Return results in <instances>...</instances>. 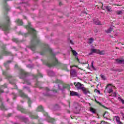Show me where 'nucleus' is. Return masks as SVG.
<instances>
[{"instance_id":"nucleus-12","label":"nucleus","mask_w":124,"mask_h":124,"mask_svg":"<svg viewBox=\"0 0 124 124\" xmlns=\"http://www.w3.org/2000/svg\"><path fill=\"white\" fill-rule=\"evenodd\" d=\"M16 23L18 24V26H22L23 25V21L21 19H17Z\"/></svg>"},{"instance_id":"nucleus-14","label":"nucleus","mask_w":124,"mask_h":124,"mask_svg":"<svg viewBox=\"0 0 124 124\" xmlns=\"http://www.w3.org/2000/svg\"><path fill=\"white\" fill-rule=\"evenodd\" d=\"M117 63H124V60L116 59Z\"/></svg>"},{"instance_id":"nucleus-25","label":"nucleus","mask_w":124,"mask_h":124,"mask_svg":"<svg viewBox=\"0 0 124 124\" xmlns=\"http://www.w3.org/2000/svg\"><path fill=\"white\" fill-rule=\"evenodd\" d=\"M26 75H27V73L25 72H23L21 74V76H24V77H26Z\"/></svg>"},{"instance_id":"nucleus-16","label":"nucleus","mask_w":124,"mask_h":124,"mask_svg":"<svg viewBox=\"0 0 124 124\" xmlns=\"http://www.w3.org/2000/svg\"><path fill=\"white\" fill-rule=\"evenodd\" d=\"M42 111H43V108H42V106H39L37 108V112H41Z\"/></svg>"},{"instance_id":"nucleus-52","label":"nucleus","mask_w":124,"mask_h":124,"mask_svg":"<svg viewBox=\"0 0 124 124\" xmlns=\"http://www.w3.org/2000/svg\"><path fill=\"white\" fill-rule=\"evenodd\" d=\"M0 101H1V99H0Z\"/></svg>"},{"instance_id":"nucleus-23","label":"nucleus","mask_w":124,"mask_h":124,"mask_svg":"<svg viewBox=\"0 0 124 124\" xmlns=\"http://www.w3.org/2000/svg\"><path fill=\"white\" fill-rule=\"evenodd\" d=\"M18 109L19 110V111H21L22 113H25V109L20 108H18Z\"/></svg>"},{"instance_id":"nucleus-33","label":"nucleus","mask_w":124,"mask_h":124,"mask_svg":"<svg viewBox=\"0 0 124 124\" xmlns=\"http://www.w3.org/2000/svg\"><path fill=\"white\" fill-rule=\"evenodd\" d=\"M3 93V90L0 87V93Z\"/></svg>"},{"instance_id":"nucleus-37","label":"nucleus","mask_w":124,"mask_h":124,"mask_svg":"<svg viewBox=\"0 0 124 124\" xmlns=\"http://www.w3.org/2000/svg\"><path fill=\"white\" fill-rule=\"evenodd\" d=\"M66 87H69V85H66L63 86V89H65V88H66Z\"/></svg>"},{"instance_id":"nucleus-38","label":"nucleus","mask_w":124,"mask_h":124,"mask_svg":"<svg viewBox=\"0 0 124 124\" xmlns=\"http://www.w3.org/2000/svg\"><path fill=\"white\" fill-rule=\"evenodd\" d=\"M38 118V116H36L35 117H32V119H37Z\"/></svg>"},{"instance_id":"nucleus-45","label":"nucleus","mask_w":124,"mask_h":124,"mask_svg":"<svg viewBox=\"0 0 124 124\" xmlns=\"http://www.w3.org/2000/svg\"><path fill=\"white\" fill-rule=\"evenodd\" d=\"M110 84H108V85H107V88H108V86H110Z\"/></svg>"},{"instance_id":"nucleus-1","label":"nucleus","mask_w":124,"mask_h":124,"mask_svg":"<svg viewBox=\"0 0 124 124\" xmlns=\"http://www.w3.org/2000/svg\"><path fill=\"white\" fill-rule=\"evenodd\" d=\"M6 20L7 23L6 24H0V28L2 29L3 31H8V30H9V27L10 26V23L9 22V17H7Z\"/></svg>"},{"instance_id":"nucleus-39","label":"nucleus","mask_w":124,"mask_h":124,"mask_svg":"<svg viewBox=\"0 0 124 124\" xmlns=\"http://www.w3.org/2000/svg\"><path fill=\"white\" fill-rule=\"evenodd\" d=\"M105 114H108V112L106 111L105 112V113L104 114V115H105Z\"/></svg>"},{"instance_id":"nucleus-7","label":"nucleus","mask_w":124,"mask_h":124,"mask_svg":"<svg viewBox=\"0 0 124 124\" xmlns=\"http://www.w3.org/2000/svg\"><path fill=\"white\" fill-rule=\"evenodd\" d=\"M82 92L84 94H88V93H90V91L87 88H86L85 87L82 89Z\"/></svg>"},{"instance_id":"nucleus-5","label":"nucleus","mask_w":124,"mask_h":124,"mask_svg":"<svg viewBox=\"0 0 124 124\" xmlns=\"http://www.w3.org/2000/svg\"><path fill=\"white\" fill-rule=\"evenodd\" d=\"M70 74L72 77H77V72H76V70H71Z\"/></svg>"},{"instance_id":"nucleus-47","label":"nucleus","mask_w":124,"mask_h":124,"mask_svg":"<svg viewBox=\"0 0 124 124\" xmlns=\"http://www.w3.org/2000/svg\"><path fill=\"white\" fill-rule=\"evenodd\" d=\"M7 0H5V1H7Z\"/></svg>"},{"instance_id":"nucleus-6","label":"nucleus","mask_w":124,"mask_h":124,"mask_svg":"<svg viewBox=\"0 0 124 124\" xmlns=\"http://www.w3.org/2000/svg\"><path fill=\"white\" fill-rule=\"evenodd\" d=\"M113 121H116L117 123L119 124H123L120 120V117L119 116H114L113 118Z\"/></svg>"},{"instance_id":"nucleus-43","label":"nucleus","mask_w":124,"mask_h":124,"mask_svg":"<svg viewBox=\"0 0 124 124\" xmlns=\"http://www.w3.org/2000/svg\"><path fill=\"white\" fill-rule=\"evenodd\" d=\"M46 91H49V89H48V88H46Z\"/></svg>"},{"instance_id":"nucleus-22","label":"nucleus","mask_w":124,"mask_h":124,"mask_svg":"<svg viewBox=\"0 0 124 124\" xmlns=\"http://www.w3.org/2000/svg\"><path fill=\"white\" fill-rule=\"evenodd\" d=\"M98 54L99 55H104V54H105V51L104 50H102L100 51L99 50Z\"/></svg>"},{"instance_id":"nucleus-8","label":"nucleus","mask_w":124,"mask_h":124,"mask_svg":"<svg viewBox=\"0 0 124 124\" xmlns=\"http://www.w3.org/2000/svg\"><path fill=\"white\" fill-rule=\"evenodd\" d=\"M70 95H71V96H78L79 93L74 91H70Z\"/></svg>"},{"instance_id":"nucleus-46","label":"nucleus","mask_w":124,"mask_h":124,"mask_svg":"<svg viewBox=\"0 0 124 124\" xmlns=\"http://www.w3.org/2000/svg\"><path fill=\"white\" fill-rule=\"evenodd\" d=\"M47 48H49V46H46Z\"/></svg>"},{"instance_id":"nucleus-21","label":"nucleus","mask_w":124,"mask_h":124,"mask_svg":"<svg viewBox=\"0 0 124 124\" xmlns=\"http://www.w3.org/2000/svg\"><path fill=\"white\" fill-rule=\"evenodd\" d=\"M93 38H91L89 39V42L88 43L89 44H92V43H93Z\"/></svg>"},{"instance_id":"nucleus-51","label":"nucleus","mask_w":124,"mask_h":124,"mask_svg":"<svg viewBox=\"0 0 124 124\" xmlns=\"http://www.w3.org/2000/svg\"><path fill=\"white\" fill-rule=\"evenodd\" d=\"M26 121H27V119H25Z\"/></svg>"},{"instance_id":"nucleus-48","label":"nucleus","mask_w":124,"mask_h":124,"mask_svg":"<svg viewBox=\"0 0 124 124\" xmlns=\"http://www.w3.org/2000/svg\"><path fill=\"white\" fill-rule=\"evenodd\" d=\"M68 113H70V111H68Z\"/></svg>"},{"instance_id":"nucleus-28","label":"nucleus","mask_w":124,"mask_h":124,"mask_svg":"<svg viewBox=\"0 0 124 124\" xmlns=\"http://www.w3.org/2000/svg\"><path fill=\"white\" fill-rule=\"evenodd\" d=\"M113 92V89L112 88H110L108 89V93H112Z\"/></svg>"},{"instance_id":"nucleus-26","label":"nucleus","mask_w":124,"mask_h":124,"mask_svg":"<svg viewBox=\"0 0 124 124\" xmlns=\"http://www.w3.org/2000/svg\"><path fill=\"white\" fill-rule=\"evenodd\" d=\"M117 14L118 15H122L123 14V12L122 11H119L117 12Z\"/></svg>"},{"instance_id":"nucleus-18","label":"nucleus","mask_w":124,"mask_h":124,"mask_svg":"<svg viewBox=\"0 0 124 124\" xmlns=\"http://www.w3.org/2000/svg\"><path fill=\"white\" fill-rule=\"evenodd\" d=\"M90 111H91V112L93 113V114H95V113L96 112V110H95V109L93 108H90Z\"/></svg>"},{"instance_id":"nucleus-9","label":"nucleus","mask_w":124,"mask_h":124,"mask_svg":"<svg viewBox=\"0 0 124 124\" xmlns=\"http://www.w3.org/2000/svg\"><path fill=\"white\" fill-rule=\"evenodd\" d=\"M93 53H95V54H98L99 53V49H91V53L89 54V55H92Z\"/></svg>"},{"instance_id":"nucleus-31","label":"nucleus","mask_w":124,"mask_h":124,"mask_svg":"<svg viewBox=\"0 0 124 124\" xmlns=\"http://www.w3.org/2000/svg\"><path fill=\"white\" fill-rule=\"evenodd\" d=\"M112 96L116 97L117 96V93H116V92H114L112 93Z\"/></svg>"},{"instance_id":"nucleus-17","label":"nucleus","mask_w":124,"mask_h":124,"mask_svg":"<svg viewBox=\"0 0 124 124\" xmlns=\"http://www.w3.org/2000/svg\"><path fill=\"white\" fill-rule=\"evenodd\" d=\"M0 108H1V110H3V111H5V110H7V109H6V108H5V107L2 104L0 106Z\"/></svg>"},{"instance_id":"nucleus-40","label":"nucleus","mask_w":124,"mask_h":124,"mask_svg":"<svg viewBox=\"0 0 124 124\" xmlns=\"http://www.w3.org/2000/svg\"><path fill=\"white\" fill-rule=\"evenodd\" d=\"M102 9H103V10H104V9H103V4H102Z\"/></svg>"},{"instance_id":"nucleus-13","label":"nucleus","mask_w":124,"mask_h":124,"mask_svg":"<svg viewBox=\"0 0 124 124\" xmlns=\"http://www.w3.org/2000/svg\"><path fill=\"white\" fill-rule=\"evenodd\" d=\"M106 9H107V11H108V12H112V7H111L110 6H106Z\"/></svg>"},{"instance_id":"nucleus-10","label":"nucleus","mask_w":124,"mask_h":124,"mask_svg":"<svg viewBox=\"0 0 124 124\" xmlns=\"http://www.w3.org/2000/svg\"><path fill=\"white\" fill-rule=\"evenodd\" d=\"M19 94L21 97H24V98H28V96L25 94V93H24L22 91H19Z\"/></svg>"},{"instance_id":"nucleus-11","label":"nucleus","mask_w":124,"mask_h":124,"mask_svg":"<svg viewBox=\"0 0 124 124\" xmlns=\"http://www.w3.org/2000/svg\"><path fill=\"white\" fill-rule=\"evenodd\" d=\"M55 63H53L52 64L48 63L47 64L48 66H49V67H51V66H54V65H56L57 63H58V60L55 59Z\"/></svg>"},{"instance_id":"nucleus-19","label":"nucleus","mask_w":124,"mask_h":124,"mask_svg":"<svg viewBox=\"0 0 124 124\" xmlns=\"http://www.w3.org/2000/svg\"><path fill=\"white\" fill-rule=\"evenodd\" d=\"M72 52L74 56H76L78 55V53H77V52H76V51H75V50H72Z\"/></svg>"},{"instance_id":"nucleus-41","label":"nucleus","mask_w":124,"mask_h":124,"mask_svg":"<svg viewBox=\"0 0 124 124\" xmlns=\"http://www.w3.org/2000/svg\"><path fill=\"white\" fill-rule=\"evenodd\" d=\"M70 43H71V44H73V42H72V41H70Z\"/></svg>"},{"instance_id":"nucleus-44","label":"nucleus","mask_w":124,"mask_h":124,"mask_svg":"<svg viewBox=\"0 0 124 124\" xmlns=\"http://www.w3.org/2000/svg\"><path fill=\"white\" fill-rule=\"evenodd\" d=\"M59 4H60V5H62V2H60L59 3Z\"/></svg>"},{"instance_id":"nucleus-4","label":"nucleus","mask_w":124,"mask_h":124,"mask_svg":"<svg viewBox=\"0 0 124 124\" xmlns=\"http://www.w3.org/2000/svg\"><path fill=\"white\" fill-rule=\"evenodd\" d=\"M73 106L76 111H78V112H80V110H81V106L78 103H74L73 104Z\"/></svg>"},{"instance_id":"nucleus-32","label":"nucleus","mask_w":124,"mask_h":124,"mask_svg":"<svg viewBox=\"0 0 124 124\" xmlns=\"http://www.w3.org/2000/svg\"><path fill=\"white\" fill-rule=\"evenodd\" d=\"M94 92L96 93H100V91H99V90H95Z\"/></svg>"},{"instance_id":"nucleus-20","label":"nucleus","mask_w":124,"mask_h":124,"mask_svg":"<svg viewBox=\"0 0 124 124\" xmlns=\"http://www.w3.org/2000/svg\"><path fill=\"white\" fill-rule=\"evenodd\" d=\"M93 22L94 23V24H95V25H101V23H100V21H99V20H97V21H94L93 20Z\"/></svg>"},{"instance_id":"nucleus-2","label":"nucleus","mask_w":124,"mask_h":124,"mask_svg":"<svg viewBox=\"0 0 124 124\" xmlns=\"http://www.w3.org/2000/svg\"><path fill=\"white\" fill-rule=\"evenodd\" d=\"M26 28L27 30H29L30 33H31L33 35L34 37H35L36 32L35 31L34 29H33V28L31 27V25L30 23H29L28 25L26 26Z\"/></svg>"},{"instance_id":"nucleus-24","label":"nucleus","mask_w":124,"mask_h":124,"mask_svg":"<svg viewBox=\"0 0 124 124\" xmlns=\"http://www.w3.org/2000/svg\"><path fill=\"white\" fill-rule=\"evenodd\" d=\"M118 100H120L121 101V102H122L123 104H124V100L122 99V98L120 97H118Z\"/></svg>"},{"instance_id":"nucleus-29","label":"nucleus","mask_w":124,"mask_h":124,"mask_svg":"<svg viewBox=\"0 0 124 124\" xmlns=\"http://www.w3.org/2000/svg\"><path fill=\"white\" fill-rule=\"evenodd\" d=\"M1 88L5 89V88H7V85L6 84H4V85H2L1 86Z\"/></svg>"},{"instance_id":"nucleus-30","label":"nucleus","mask_w":124,"mask_h":124,"mask_svg":"<svg viewBox=\"0 0 124 124\" xmlns=\"http://www.w3.org/2000/svg\"><path fill=\"white\" fill-rule=\"evenodd\" d=\"M91 65H92V68H93V69H94V66H93V61H92V63H91Z\"/></svg>"},{"instance_id":"nucleus-53","label":"nucleus","mask_w":124,"mask_h":124,"mask_svg":"<svg viewBox=\"0 0 124 124\" xmlns=\"http://www.w3.org/2000/svg\"><path fill=\"white\" fill-rule=\"evenodd\" d=\"M20 78H23L21 77Z\"/></svg>"},{"instance_id":"nucleus-49","label":"nucleus","mask_w":124,"mask_h":124,"mask_svg":"<svg viewBox=\"0 0 124 124\" xmlns=\"http://www.w3.org/2000/svg\"><path fill=\"white\" fill-rule=\"evenodd\" d=\"M11 115V114H9V116H10Z\"/></svg>"},{"instance_id":"nucleus-27","label":"nucleus","mask_w":124,"mask_h":124,"mask_svg":"<svg viewBox=\"0 0 124 124\" xmlns=\"http://www.w3.org/2000/svg\"><path fill=\"white\" fill-rule=\"evenodd\" d=\"M100 77L102 78L103 79V80H106V77H105V76H104V75H100Z\"/></svg>"},{"instance_id":"nucleus-34","label":"nucleus","mask_w":124,"mask_h":124,"mask_svg":"<svg viewBox=\"0 0 124 124\" xmlns=\"http://www.w3.org/2000/svg\"><path fill=\"white\" fill-rule=\"evenodd\" d=\"M121 114L123 119H124V114L123 112H121Z\"/></svg>"},{"instance_id":"nucleus-50","label":"nucleus","mask_w":124,"mask_h":124,"mask_svg":"<svg viewBox=\"0 0 124 124\" xmlns=\"http://www.w3.org/2000/svg\"><path fill=\"white\" fill-rule=\"evenodd\" d=\"M28 100H29V101H30V99L28 98Z\"/></svg>"},{"instance_id":"nucleus-36","label":"nucleus","mask_w":124,"mask_h":124,"mask_svg":"<svg viewBox=\"0 0 124 124\" xmlns=\"http://www.w3.org/2000/svg\"><path fill=\"white\" fill-rule=\"evenodd\" d=\"M95 101L97 103H98V104H100V103L99 102L97 101L96 99L95 100Z\"/></svg>"},{"instance_id":"nucleus-3","label":"nucleus","mask_w":124,"mask_h":124,"mask_svg":"<svg viewBox=\"0 0 124 124\" xmlns=\"http://www.w3.org/2000/svg\"><path fill=\"white\" fill-rule=\"evenodd\" d=\"M74 85H75L78 90H81L82 91L84 88V85L81 84L80 82H78L77 84L76 82H75Z\"/></svg>"},{"instance_id":"nucleus-15","label":"nucleus","mask_w":124,"mask_h":124,"mask_svg":"<svg viewBox=\"0 0 124 124\" xmlns=\"http://www.w3.org/2000/svg\"><path fill=\"white\" fill-rule=\"evenodd\" d=\"M114 29H113V28L110 27L109 29H108V30L106 31V32H107V33H110L111 32V31H112Z\"/></svg>"},{"instance_id":"nucleus-42","label":"nucleus","mask_w":124,"mask_h":124,"mask_svg":"<svg viewBox=\"0 0 124 124\" xmlns=\"http://www.w3.org/2000/svg\"><path fill=\"white\" fill-rule=\"evenodd\" d=\"M7 62V63H9V62H11V61H8Z\"/></svg>"},{"instance_id":"nucleus-35","label":"nucleus","mask_w":124,"mask_h":124,"mask_svg":"<svg viewBox=\"0 0 124 124\" xmlns=\"http://www.w3.org/2000/svg\"><path fill=\"white\" fill-rule=\"evenodd\" d=\"M76 58H77V61L79 62V58H78V56H76Z\"/></svg>"}]
</instances>
